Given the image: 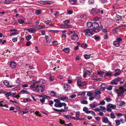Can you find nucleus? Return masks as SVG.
<instances>
[{
	"label": "nucleus",
	"mask_w": 126,
	"mask_h": 126,
	"mask_svg": "<svg viewBox=\"0 0 126 126\" xmlns=\"http://www.w3.org/2000/svg\"><path fill=\"white\" fill-rule=\"evenodd\" d=\"M64 125L67 126H73L72 124L71 123H69L68 124H65Z\"/></svg>",
	"instance_id": "obj_64"
},
{
	"label": "nucleus",
	"mask_w": 126,
	"mask_h": 126,
	"mask_svg": "<svg viewBox=\"0 0 126 126\" xmlns=\"http://www.w3.org/2000/svg\"><path fill=\"white\" fill-rule=\"evenodd\" d=\"M66 104L64 103L60 102L58 104L59 107H61L63 106H66Z\"/></svg>",
	"instance_id": "obj_22"
},
{
	"label": "nucleus",
	"mask_w": 126,
	"mask_h": 126,
	"mask_svg": "<svg viewBox=\"0 0 126 126\" xmlns=\"http://www.w3.org/2000/svg\"><path fill=\"white\" fill-rule=\"evenodd\" d=\"M81 32L85 33L86 36L87 37L91 36L93 34L92 32V30L90 29H88L81 30Z\"/></svg>",
	"instance_id": "obj_3"
},
{
	"label": "nucleus",
	"mask_w": 126,
	"mask_h": 126,
	"mask_svg": "<svg viewBox=\"0 0 126 126\" xmlns=\"http://www.w3.org/2000/svg\"><path fill=\"white\" fill-rule=\"evenodd\" d=\"M84 57L86 59H89L90 57V55L87 54H85L84 55Z\"/></svg>",
	"instance_id": "obj_41"
},
{
	"label": "nucleus",
	"mask_w": 126,
	"mask_h": 126,
	"mask_svg": "<svg viewBox=\"0 0 126 126\" xmlns=\"http://www.w3.org/2000/svg\"><path fill=\"white\" fill-rule=\"evenodd\" d=\"M92 23L90 22H88L87 24V26L88 27H91L92 26Z\"/></svg>",
	"instance_id": "obj_29"
},
{
	"label": "nucleus",
	"mask_w": 126,
	"mask_h": 126,
	"mask_svg": "<svg viewBox=\"0 0 126 126\" xmlns=\"http://www.w3.org/2000/svg\"><path fill=\"white\" fill-rule=\"evenodd\" d=\"M11 94H12L10 92L7 93H6L5 94L6 95H7V96H10V95H11Z\"/></svg>",
	"instance_id": "obj_59"
},
{
	"label": "nucleus",
	"mask_w": 126,
	"mask_h": 126,
	"mask_svg": "<svg viewBox=\"0 0 126 126\" xmlns=\"http://www.w3.org/2000/svg\"><path fill=\"white\" fill-rule=\"evenodd\" d=\"M69 49L68 48H65L63 50V51L66 53H68L69 51Z\"/></svg>",
	"instance_id": "obj_25"
},
{
	"label": "nucleus",
	"mask_w": 126,
	"mask_h": 126,
	"mask_svg": "<svg viewBox=\"0 0 126 126\" xmlns=\"http://www.w3.org/2000/svg\"><path fill=\"white\" fill-rule=\"evenodd\" d=\"M63 23L64 24H66L67 23H69L70 22V21L68 20H65V21H63Z\"/></svg>",
	"instance_id": "obj_56"
},
{
	"label": "nucleus",
	"mask_w": 126,
	"mask_h": 126,
	"mask_svg": "<svg viewBox=\"0 0 126 126\" xmlns=\"http://www.w3.org/2000/svg\"><path fill=\"white\" fill-rule=\"evenodd\" d=\"M18 21L19 23L20 24H22L25 22L22 19H19Z\"/></svg>",
	"instance_id": "obj_37"
},
{
	"label": "nucleus",
	"mask_w": 126,
	"mask_h": 126,
	"mask_svg": "<svg viewBox=\"0 0 126 126\" xmlns=\"http://www.w3.org/2000/svg\"><path fill=\"white\" fill-rule=\"evenodd\" d=\"M10 65L11 67L14 68L16 67V64L15 62H12L10 63Z\"/></svg>",
	"instance_id": "obj_13"
},
{
	"label": "nucleus",
	"mask_w": 126,
	"mask_h": 126,
	"mask_svg": "<svg viewBox=\"0 0 126 126\" xmlns=\"http://www.w3.org/2000/svg\"><path fill=\"white\" fill-rule=\"evenodd\" d=\"M83 111L87 114H89L90 113V110H88V109L86 107H84L83 108Z\"/></svg>",
	"instance_id": "obj_16"
},
{
	"label": "nucleus",
	"mask_w": 126,
	"mask_h": 126,
	"mask_svg": "<svg viewBox=\"0 0 126 126\" xmlns=\"http://www.w3.org/2000/svg\"><path fill=\"white\" fill-rule=\"evenodd\" d=\"M100 105H102V101H101L98 104H97L96 102H94L93 103L90 104L89 106L92 108H94Z\"/></svg>",
	"instance_id": "obj_5"
},
{
	"label": "nucleus",
	"mask_w": 126,
	"mask_h": 126,
	"mask_svg": "<svg viewBox=\"0 0 126 126\" xmlns=\"http://www.w3.org/2000/svg\"><path fill=\"white\" fill-rule=\"evenodd\" d=\"M3 83L5 85H8L9 84V82L6 80H5L3 81Z\"/></svg>",
	"instance_id": "obj_45"
},
{
	"label": "nucleus",
	"mask_w": 126,
	"mask_h": 126,
	"mask_svg": "<svg viewBox=\"0 0 126 126\" xmlns=\"http://www.w3.org/2000/svg\"><path fill=\"white\" fill-rule=\"evenodd\" d=\"M126 91V88L124 89L123 87L121 86L119 87V90H117L116 92L118 96H122L123 93Z\"/></svg>",
	"instance_id": "obj_2"
},
{
	"label": "nucleus",
	"mask_w": 126,
	"mask_h": 126,
	"mask_svg": "<svg viewBox=\"0 0 126 126\" xmlns=\"http://www.w3.org/2000/svg\"><path fill=\"white\" fill-rule=\"evenodd\" d=\"M64 89L66 91H69L70 89V87L68 85L65 84L64 85Z\"/></svg>",
	"instance_id": "obj_10"
},
{
	"label": "nucleus",
	"mask_w": 126,
	"mask_h": 126,
	"mask_svg": "<svg viewBox=\"0 0 126 126\" xmlns=\"http://www.w3.org/2000/svg\"><path fill=\"white\" fill-rule=\"evenodd\" d=\"M81 47H82L85 48L87 47V45L85 44L82 43L81 45Z\"/></svg>",
	"instance_id": "obj_48"
},
{
	"label": "nucleus",
	"mask_w": 126,
	"mask_h": 126,
	"mask_svg": "<svg viewBox=\"0 0 126 126\" xmlns=\"http://www.w3.org/2000/svg\"><path fill=\"white\" fill-rule=\"evenodd\" d=\"M35 113L37 115L39 116H41V114L40 113L39 111H36L35 112Z\"/></svg>",
	"instance_id": "obj_63"
},
{
	"label": "nucleus",
	"mask_w": 126,
	"mask_h": 126,
	"mask_svg": "<svg viewBox=\"0 0 126 126\" xmlns=\"http://www.w3.org/2000/svg\"><path fill=\"white\" fill-rule=\"evenodd\" d=\"M69 15L72 14L73 13V11L71 10H68L67 11Z\"/></svg>",
	"instance_id": "obj_58"
},
{
	"label": "nucleus",
	"mask_w": 126,
	"mask_h": 126,
	"mask_svg": "<svg viewBox=\"0 0 126 126\" xmlns=\"http://www.w3.org/2000/svg\"><path fill=\"white\" fill-rule=\"evenodd\" d=\"M77 83L79 88H81L86 85V84L85 81H82L80 79H78Z\"/></svg>",
	"instance_id": "obj_4"
},
{
	"label": "nucleus",
	"mask_w": 126,
	"mask_h": 126,
	"mask_svg": "<svg viewBox=\"0 0 126 126\" xmlns=\"http://www.w3.org/2000/svg\"><path fill=\"white\" fill-rule=\"evenodd\" d=\"M87 95L88 96L90 97L93 95V93L91 92H89L87 93Z\"/></svg>",
	"instance_id": "obj_31"
},
{
	"label": "nucleus",
	"mask_w": 126,
	"mask_h": 126,
	"mask_svg": "<svg viewBox=\"0 0 126 126\" xmlns=\"http://www.w3.org/2000/svg\"><path fill=\"white\" fill-rule=\"evenodd\" d=\"M74 106L75 107H77L78 110H79L80 108V106L79 105H74Z\"/></svg>",
	"instance_id": "obj_54"
},
{
	"label": "nucleus",
	"mask_w": 126,
	"mask_h": 126,
	"mask_svg": "<svg viewBox=\"0 0 126 126\" xmlns=\"http://www.w3.org/2000/svg\"><path fill=\"white\" fill-rule=\"evenodd\" d=\"M60 99L61 100L64 101L65 100L66 101H67L68 100V97L66 96H63V97H60Z\"/></svg>",
	"instance_id": "obj_20"
},
{
	"label": "nucleus",
	"mask_w": 126,
	"mask_h": 126,
	"mask_svg": "<svg viewBox=\"0 0 126 126\" xmlns=\"http://www.w3.org/2000/svg\"><path fill=\"white\" fill-rule=\"evenodd\" d=\"M29 111L28 109H26L25 110V111H22V112L23 113V114H26L28 113Z\"/></svg>",
	"instance_id": "obj_47"
},
{
	"label": "nucleus",
	"mask_w": 126,
	"mask_h": 126,
	"mask_svg": "<svg viewBox=\"0 0 126 126\" xmlns=\"http://www.w3.org/2000/svg\"><path fill=\"white\" fill-rule=\"evenodd\" d=\"M19 34V32H16L12 33L10 35V36H12L13 35H15Z\"/></svg>",
	"instance_id": "obj_40"
},
{
	"label": "nucleus",
	"mask_w": 126,
	"mask_h": 126,
	"mask_svg": "<svg viewBox=\"0 0 126 126\" xmlns=\"http://www.w3.org/2000/svg\"><path fill=\"white\" fill-rule=\"evenodd\" d=\"M112 75V73H111L110 72H107V73L106 74H105L104 75V77L105 78L106 76H111Z\"/></svg>",
	"instance_id": "obj_36"
},
{
	"label": "nucleus",
	"mask_w": 126,
	"mask_h": 126,
	"mask_svg": "<svg viewBox=\"0 0 126 126\" xmlns=\"http://www.w3.org/2000/svg\"><path fill=\"white\" fill-rule=\"evenodd\" d=\"M107 110L109 112H111L112 111L111 108L110 107L109 105L108 104L107 107Z\"/></svg>",
	"instance_id": "obj_28"
},
{
	"label": "nucleus",
	"mask_w": 126,
	"mask_h": 126,
	"mask_svg": "<svg viewBox=\"0 0 126 126\" xmlns=\"http://www.w3.org/2000/svg\"><path fill=\"white\" fill-rule=\"evenodd\" d=\"M38 2L39 3L42 4H47L49 3V1H38Z\"/></svg>",
	"instance_id": "obj_21"
},
{
	"label": "nucleus",
	"mask_w": 126,
	"mask_h": 126,
	"mask_svg": "<svg viewBox=\"0 0 126 126\" xmlns=\"http://www.w3.org/2000/svg\"><path fill=\"white\" fill-rule=\"evenodd\" d=\"M40 101L42 103H44L45 101V98H44L43 97H42V99H40Z\"/></svg>",
	"instance_id": "obj_55"
},
{
	"label": "nucleus",
	"mask_w": 126,
	"mask_h": 126,
	"mask_svg": "<svg viewBox=\"0 0 126 126\" xmlns=\"http://www.w3.org/2000/svg\"><path fill=\"white\" fill-rule=\"evenodd\" d=\"M113 80V81H115L116 82L117 81H119L121 80V78L119 77L115 78Z\"/></svg>",
	"instance_id": "obj_38"
},
{
	"label": "nucleus",
	"mask_w": 126,
	"mask_h": 126,
	"mask_svg": "<svg viewBox=\"0 0 126 126\" xmlns=\"http://www.w3.org/2000/svg\"><path fill=\"white\" fill-rule=\"evenodd\" d=\"M83 76L84 77H85L87 75H90V73L89 71L87 70H85L83 71Z\"/></svg>",
	"instance_id": "obj_9"
},
{
	"label": "nucleus",
	"mask_w": 126,
	"mask_h": 126,
	"mask_svg": "<svg viewBox=\"0 0 126 126\" xmlns=\"http://www.w3.org/2000/svg\"><path fill=\"white\" fill-rule=\"evenodd\" d=\"M110 83L111 84L115 85H116L117 84L115 81H113V80H112V81L110 82Z\"/></svg>",
	"instance_id": "obj_46"
},
{
	"label": "nucleus",
	"mask_w": 126,
	"mask_h": 126,
	"mask_svg": "<svg viewBox=\"0 0 126 126\" xmlns=\"http://www.w3.org/2000/svg\"><path fill=\"white\" fill-rule=\"evenodd\" d=\"M76 95L75 94H73L70 95L69 97L73 99L75 98L76 97Z\"/></svg>",
	"instance_id": "obj_44"
},
{
	"label": "nucleus",
	"mask_w": 126,
	"mask_h": 126,
	"mask_svg": "<svg viewBox=\"0 0 126 126\" xmlns=\"http://www.w3.org/2000/svg\"><path fill=\"white\" fill-rule=\"evenodd\" d=\"M26 30L28 31V32L30 33H34L36 32V30L35 29L33 28H31L27 29Z\"/></svg>",
	"instance_id": "obj_11"
},
{
	"label": "nucleus",
	"mask_w": 126,
	"mask_h": 126,
	"mask_svg": "<svg viewBox=\"0 0 126 126\" xmlns=\"http://www.w3.org/2000/svg\"><path fill=\"white\" fill-rule=\"evenodd\" d=\"M66 119H69V115H63Z\"/></svg>",
	"instance_id": "obj_60"
},
{
	"label": "nucleus",
	"mask_w": 126,
	"mask_h": 126,
	"mask_svg": "<svg viewBox=\"0 0 126 126\" xmlns=\"http://www.w3.org/2000/svg\"><path fill=\"white\" fill-rule=\"evenodd\" d=\"M94 2V0H89L88 2L89 3L91 4L93 3Z\"/></svg>",
	"instance_id": "obj_57"
},
{
	"label": "nucleus",
	"mask_w": 126,
	"mask_h": 126,
	"mask_svg": "<svg viewBox=\"0 0 126 126\" xmlns=\"http://www.w3.org/2000/svg\"><path fill=\"white\" fill-rule=\"evenodd\" d=\"M71 38L72 40H78L79 39L78 35L75 33H74L71 36Z\"/></svg>",
	"instance_id": "obj_7"
},
{
	"label": "nucleus",
	"mask_w": 126,
	"mask_h": 126,
	"mask_svg": "<svg viewBox=\"0 0 126 126\" xmlns=\"http://www.w3.org/2000/svg\"><path fill=\"white\" fill-rule=\"evenodd\" d=\"M41 10L39 9L36 10L35 11V14L37 15H38L41 13Z\"/></svg>",
	"instance_id": "obj_34"
},
{
	"label": "nucleus",
	"mask_w": 126,
	"mask_h": 126,
	"mask_svg": "<svg viewBox=\"0 0 126 126\" xmlns=\"http://www.w3.org/2000/svg\"><path fill=\"white\" fill-rule=\"evenodd\" d=\"M32 38V36L30 35H29L27 36L26 37V40L27 41H28Z\"/></svg>",
	"instance_id": "obj_30"
},
{
	"label": "nucleus",
	"mask_w": 126,
	"mask_h": 126,
	"mask_svg": "<svg viewBox=\"0 0 126 126\" xmlns=\"http://www.w3.org/2000/svg\"><path fill=\"white\" fill-rule=\"evenodd\" d=\"M81 103L82 104H87L88 103L87 101L86 100H83L81 101Z\"/></svg>",
	"instance_id": "obj_39"
},
{
	"label": "nucleus",
	"mask_w": 126,
	"mask_h": 126,
	"mask_svg": "<svg viewBox=\"0 0 126 126\" xmlns=\"http://www.w3.org/2000/svg\"><path fill=\"white\" fill-rule=\"evenodd\" d=\"M17 38L16 37L12 39V41L13 42H16L17 41Z\"/></svg>",
	"instance_id": "obj_51"
},
{
	"label": "nucleus",
	"mask_w": 126,
	"mask_h": 126,
	"mask_svg": "<svg viewBox=\"0 0 126 126\" xmlns=\"http://www.w3.org/2000/svg\"><path fill=\"white\" fill-rule=\"evenodd\" d=\"M42 82V80H41L39 81H38L34 82L33 85H30V87L33 91L36 92H39L40 90L41 89V88H39V87H40L42 89L41 91V92H43L45 90V86H43L41 87V83H43Z\"/></svg>",
	"instance_id": "obj_1"
},
{
	"label": "nucleus",
	"mask_w": 126,
	"mask_h": 126,
	"mask_svg": "<svg viewBox=\"0 0 126 126\" xmlns=\"http://www.w3.org/2000/svg\"><path fill=\"white\" fill-rule=\"evenodd\" d=\"M99 26L98 23L97 22H94L92 23V27L94 28H96Z\"/></svg>",
	"instance_id": "obj_12"
},
{
	"label": "nucleus",
	"mask_w": 126,
	"mask_h": 126,
	"mask_svg": "<svg viewBox=\"0 0 126 126\" xmlns=\"http://www.w3.org/2000/svg\"><path fill=\"white\" fill-rule=\"evenodd\" d=\"M103 122L106 123H108L110 126L111 125V123L108 119L107 117H104L103 118Z\"/></svg>",
	"instance_id": "obj_8"
},
{
	"label": "nucleus",
	"mask_w": 126,
	"mask_h": 126,
	"mask_svg": "<svg viewBox=\"0 0 126 126\" xmlns=\"http://www.w3.org/2000/svg\"><path fill=\"white\" fill-rule=\"evenodd\" d=\"M11 0H5L4 3L7 4H8L11 2Z\"/></svg>",
	"instance_id": "obj_42"
},
{
	"label": "nucleus",
	"mask_w": 126,
	"mask_h": 126,
	"mask_svg": "<svg viewBox=\"0 0 126 126\" xmlns=\"http://www.w3.org/2000/svg\"><path fill=\"white\" fill-rule=\"evenodd\" d=\"M37 27V28L39 29H42L45 27L44 26H41L40 25H38Z\"/></svg>",
	"instance_id": "obj_50"
},
{
	"label": "nucleus",
	"mask_w": 126,
	"mask_h": 126,
	"mask_svg": "<svg viewBox=\"0 0 126 126\" xmlns=\"http://www.w3.org/2000/svg\"><path fill=\"white\" fill-rule=\"evenodd\" d=\"M120 42L116 41L113 43V45L116 47H119L120 46Z\"/></svg>",
	"instance_id": "obj_19"
},
{
	"label": "nucleus",
	"mask_w": 126,
	"mask_h": 126,
	"mask_svg": "<svg viewBox=\"0 0 126 126\" xmlns=\"http://www.w3.org/2000/svg\"><path fill=\"white\" fill-rule=\"evenodd\" d=\"M108 105L111 108L114 109H115L116 108V106L115 105H113L111 104H109Z\"/></svg>",
	"instance_id": "obj_27"
},
{
	"label": "nucleus",
	"mask_w": 126,
	"mask_h": 126,
	"mask_svg": "<svg viewBox=\"0 0 126 126\" xmlns=\"http://www.w3.org/2000/svg\"><path fill=\"white\" fill-rule=\"evenodd\" d=\"M50 94L51 95L53 96H56V93L53 91H52L51 92Z\"/></svg>",
	"instance_id": "obj_32"
},
{
	"label": "nucleus",
	"mask_w": 126,
	"mask_h": 126,
	"mask_svg": "<svg viewBox=\"0 0 126 126\" xmlns=\"http://www.w3.org/2000/svg\"><path fill=\"white\" fill-rule=\"evenodd\" d=\"M80 115V112L79 111H77L76 112V117L78 119V118H79V117Z\"/></svg>",
	"instance_id": "obj_26"
},
{
	"label": "nucleus",
	"mask_w": 126,
	"mask_h": 126,
	"mask_svg": "<svg viewBox=\"0 0 126 126\" xmlns=\"http://www.w3.org/2000/svg\"><path fill=\"white\" fill-rule=\"evenodd\" d=\"M59 123L62 124H65L64 123L65 122V121L63 120H62L61 119H59Z\"/></svg>",
	"instance_id": "obj_52"
},
{
	"label": "nucleus",
	"mask_w": 126,
	"mask_h": 126,
	"mask_svg": "<svg viewBox=\"0 0 126 126\" xmlns=\"http://www.w3.org/2000/svg\"><path fill=\"white\" fill-rule=\"evenodd\" d=\"M94 93L96 94L95 95V96H96V94L98 95L97 98H99L100 97L99 94L101 93V92L99 91L96 90L94 91Z\"/></svg>",
	"instance_id": "obj_17"
},
{
	"label": "nucleus",
	"mask_w": 126,
	"mask_h": 126,
	"mask_svg": "<svg viewBox=\"0 0 126 126\" xmlns=\"http://www.w3.org/2000/svg\"><path fill=\"white\" fill-rule=\"evenodd\" d=\"M110 117L112 119H114L115 118V116L113 112L111 113L110 115Z\"/></svg>",
	"instance_id": "obj_33"
},
{
	"label": "nucleus",
	"mask_w": 126,
	"mask_h": 126,
	"mask_svg": "<svg viewBox=\"0 0 126 126\" xmlns=\"http://www.w3.org/2000/svg\"><path fill=\"white\" fill-rule=\"evenodd\" d=\"M45 37L46 39V42L48 43H49L51 40L50 38L47 35L45 36Z\"/></svg>",
	"instance_id": "obj_24"
},
{
	"label": "nucleus",
	"mask_w": 126,
	"mask_h": 126,
	"mask_svg": "<svg viewBox=\"0 0 126 126\" xmlns=\"http://www.w3.org/2000/svg\"><path fill=\"white\" fill-rule=\"evenodd\" d=\"M107 86V85L103 83V90L105 89V88Z\"/></svg>",
	"instance_id": "obj_53"
},
{
	"label": "nucleus",
	"mask_w": 126,
	"mask_h": 126,
	"mask_svg": "<svg viewBox=\"0 0 126 126\" xmlns=\"http://www.w3.org/2000/svg\"><path fill=\"white\" fill-rule=\"evenodd\" d=\"M94 110L96 111L100 112V110L98 108H95Z\"/></svg>",
	"instance_id": "obj_62"
},
{
	"label": "nucleus",
	"mask_w": 126,
	"mask_h": 126,
	"mask_svg": "<svg viewBox=\"0 0 126 126\" xmlns=\"http://www.w3.org/2000/svg\"><path fill=\"white\" fill-rule=\"evenodd\" d=\"M21 93H25L27 94H30V93L26 90V89H25L22 90L20 91L19 92V94Z\"/></svg>",
	"instance_id": "obj_15"
},
{
	"label": "nucleus",
	"mask_w": 126,
	"mask_h": 126,
	"mask_svg": "<svg viewBox=\"0 0 126 126\" xmlns=\"http://www.w3.org/2000/svg\"><path fill=\"white\" fill-rule=\"evenodd\" d=\"M116 73L114 74V76L115 77H116L119 75L120 74V70L119 69H117L115 70Z\"/></svg>",
	"instance_id": "obj_14"
},
{
	"label": "nucleus",
	"mask_w": 126,
	"mask_h": 126,
	"mask_svg": "<svg viewBox=\"0 0 126 126\" xmlns=\"http://www.w3.org/2000/svg\"><path fill=\"white\" fill-rule=\"evenodd\" d=\"M90 113H91L93 115H94V116H96V114L92 110H90Z\"/></svg>",
	"instance_id": "obj_49"
},
{
	"label": "nucleus",
	"mask_w": 126,
	"mask_h": 126,
	"mask_svg": "<svg viewBox=\"0 0 126 126\" xmlns=\"http://www.w3.org/2000/svg\"><path fill=\"white\" fill-rule=\"evenodd\" d=\"M116 122V125L117 126L119 125L120 124V122L119 120H116L115 121Z\"/></svg>",
	"instance_id": "obj_35"
},
{
	"label": "nucleus",
	"mask_w": 126,
	"mask_h": 126,
	"mask_svg": "<svg viewBox=\"0 0 126 126\" xmlns=\"http://www.w3.org/2000/svg\"><path fill=\"white\" fill-rule=\"evenodd\" d=\"M100 17H96L94 18V21H97L99 19H100Z\"/></svg>",
	"instance_id": "obj_61"
},
{
	"label": "nucleus",
	"mask_w": 126,
	"mask_h": 126,
	"mask_svg": "<svg viewBox=\"0 0 126 126\" xmlns=\"http://www.w3.org/2000/svg\"><path fill=\"white\" fill-rule=\"evenodd\" d=\"M58 42L57 41H54L52 43L53 45L54 46H55L57 45Z\"/></svg>",
	"instance_id": "obj_43"
},
{
	"label": "nucleus",
	"mask_w": 126,
	"mask_h": 126,
	"mask_svg": "<svg viewBox=\"0 0 126 126\" xmlns=\"http://www.w3.org/2000/svg\"><path fill=\"white\" fill-rule=\"evenodd\" d=\"M90 11L91 14H94L99 13L100 12V10L98 9V10H95V8H92L90 10Z\"/></svg>",
	"instance_id": "obj_6"
},
{
	"label": "nucleus",
	"mask_w": 126,
	"mask_h": 126,
	"mask_svg": "<svg viewBox=\"0 0 126 126\" xmlns=\"http://www.w3.org/2000/svg\"><path fill=\"white\" fill-rule=\"evenodd\" d=\"M117 105L119 106H122L125 104V102L123 101H121L118 102Z\"/></svg>",
	"instance_id": "obj_18"
},
{
	"label": "nucleus",
	"mask_w": 126,
	"mask_h": 126,
	"mask_svg": "<svg viewBox=\"0 0 126 126\" xmlns=\"http://www.w3.org/2000/svg\"><path fill=\"white\" fill-rule=\"evenodd\" d=\"M69 3L71 4L74 5L77 2L76 0H69Z\"/></svg>",
	"instance_id": "obj_23"
}]
</instances>
